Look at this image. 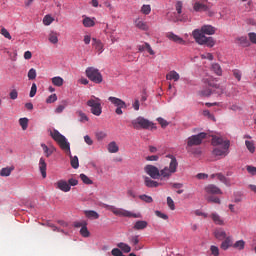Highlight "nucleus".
<instances>
[{"label": "nucleus", "instance_id": "obj_42", "mask_svg": "<svg viewBox=\"0 0 256 256\" xmlns=\"http://www.w3.org/2000/svg\"><path fill=\"white\" fill-rule=\"evenodd\" d=\"M206 200L208 203H216L218 205H221V200L219 199V197L206 196Z\"/></svg>", "mask_w": 256, "mask_h": 256}, {"label": "nucleus", "instance_id": "obj_6", "mask_svg": "<svg viewBox=\"0 0 256 256\" xmlns=\"http://www.w3.org/2000/svg\"><path fill=\"white\" fill-rule=\"evenodd\" d=\"M86 77L93 83H103V75L99 72V69L95 67H88L85 71Z\"/></svg>", "mask_w": 256, "mask_h": 256}, {"label": "nucleus", "instance_id": "obj_22", "mask_svg": "<svg viewBox=\"0 0 256 256\" xmlns=\"http://www.w3.org/2000/svg\"><path fill=\"white\" fill-rule=\"evenodd\" d=\"M224 239L225 240L221 244V249H223L224 251H227V249H229V247H233V238L226 237Z\"/></svg>", "mask_w": 256, "mask_h": 256}, {"label": "nucleus", "instance_id": "obj_32", "mask_svg": "<svg viewBox=\"0 0 256 256\" xmlns=\"http://www.w3.org/2000/svg\"><path fill=\"white\" fill-rule=\"evenodd\" d=\"M118 249H121L123 253H131V246L126 243L120 242L117 244Z\"/></svg>", "mask_w": 256, "mask_h": 256}, {"label": "nucleus", "instance_id": "obj_24", "mask_svg": "<svg viewBox=\"0 0 256 256\" xmlns=\"http://www.w3.org/2000/svg\"><path fill=\"white\" fill-rule=\"evenodd\" d=\"M147 225H148L147 221H145V220H138L135 223V225H134V229L136 231H141L143 229H147Z\"/></svg>", "mask_w": 256, "mask_h": 256}, {"label": "nucleus", "instance_id": "obj_20", "mask_svg": "<svg viewBox=\"0 0 256 256\" xmlns=\"http://www.w3.org/2000/svg\"><path fill=\"white\" fill-rule=\"evenodd\" d=\"M134 23L137 29H140L141 31H149V25H147V22L136 19Z\"/></svg>", "mask_w": 256, "mask_h": 256}, {"label": "nucleus", "instance_id": "obj_27", "mask_svg": "<svg viewBox=\"0 0 256 256\" xmlns=\"http://www.w3.org/2000/svg\"><path fill=\"white\" fill-rule=\"evenodd\" d=\"M48 40L53 45H57V43H59V34H57V32H53V31L50 32V34L48 36Z\"/></svg>", "mask_w": 256, "mask_h": 256}, {"label": "nucleus", "instance_id": "obj_17", "mask_svg": "<svg viewBox=\"0 0 256 256\" xmlns=\"http://www.w3.org/2000/svg\"><path fill=\"white\" fill-rule=\"evenodd\" d=\"M144 185L149 188H156L162 185L161 183L151 179L149 176L144 177Z\"/></svg>", "mask_w": 256, "mask_h": 256}, {"label": "nucleus", "instance_id": "obj_5", "mask_svg": "<svg viewBox=\"0 0 256 256\" xmlns=\"http://www.w3.org/2000/svg\"><path fill=\"white\" fill-rule=\"evenodd\" d=\"M88 107H90V112L92 115H95L96 117L101 116V113H103V107L101 106V98L91 96V99H89L86 103Z\"/></svg>", "mask_w": 256, "mask_h": 256}, {"label": "nucleus", "instance_id": "obj_46", "mask_svg": "<svg viewBox=\"0 0 256 256\" xmlns=\"http://www.w3.org/2000/svg\"><path fill=\"white\" fill-rule=\"evenodd\" d=\"M139 199H141V201H144V203H153V197L148 196L146 194L140 195Z\"/></svg>", "mask_w": 256, "mask_h": 256}, {"label": "nucleus", "instance_id": "obj_23", "mask_svg": "<svg viewBox=\"0 0 256 256\" xmlns=\"http://www.w3.org/2000/svg\"><path fill=\"white\" fill-rule=\"evenodd\" d=\"M235 43L241 45V47H249V40H247V37L245 36L236 38Z\"/></svg>", "mask_w": 256, "mask_h": 256}, {"label": "nucleus", "instance_id": "obj_10", "mask_svg": "<svg viewBox=\"0 0 256 256\" xmlns=\"http://www.w3.org/2000/svg\"><path fill=\"white\" fill-rule=\"evenodd\" d=\"M212 155L214 157H227L229 155V143L226 142L224 146H217L213 149Z\"/></svg>", "mask_w": 256, "mask_h": 256}, {"label": "nucleus", "instance_id": "obj_57", "mask_svg": "<svg viewBox=\"0 0 256 256\" xmlns=\"http://www.w3.org/2000/svg\"><path fill=\"white\" fill-rule=\"evenodd\" d=\"M176 11H177V15H181V13L183 11V2L178 1L176 3Z\"/></svg>", "mask_w": 256, "mask_h": 256}, {"label": "nucleus", "instance_id": "obj_18", "mask_svg": "<svg viewBox=\"0 0 256 256\" xmlns=\"http://www.w3.org/2000/svg\"><path fill=\"white\" fill-rule=\"evenodd\" d=\"M39 169L43 179H45L47 177V162H45V158L43 157L39 160Z\"/></svg>", "mask_w": 256, "mask_h": 256}, {"label": "nucleus", "instance_id": "obj_16", "mask_svg": "<svg viewBox=\"0 0 256 256\" xmlns=\"http://www.w3.org/2000/svg\"><path fill=\"white\" fill-rule=\"evenodd\" d=\"M92 46L99 54H101L104 51L103 42H101V40L97 38H92Z\"/></svg>", "mask_w": 256, "mask_h": 256}, {"label": "nucleus", "instance_id": "obj_1", "mask_svg": "<svg viewBox=\"0 0 256 256\" xmlns=\"http://www.w3.org/2000/svg\"><path fill=\"white\" fill-rule=\"evenodd\" d=\"M166 159H170L169 166L164 167L159 170L156 166L148 164L144 167V171L151 179H160V181H169L173 177L174 173H177V167H179V162L175 156L168 154Z\"/></svg>", "mask_w": 256, "mask_h": 256}, {"label": "nucleus", "instance_id": "obj_13", "mask_svg": "<svg viewBox=\"0 0 256 256\" xmlns=\"http://www.w3.org/2000/svg\"><path fill=\"white\" fill-rule=\"evenodd\" d=\"M167 39H169L170 41H173L174 43H178V45H186L187 42L181 38L180 36L176 35L173 32H168L166 34Z\"/></svg>", "mask_w": 256, "mask_h": 256}, {"label": "nucleus", "instance_id": "obj_55", "mask_svg": "<svg viewBox=\"0 0 256 256\" xmlns=\"http://www.w3.org/2000/svg\"><path fill=\"white\" fill-rule=\"evenodd\" d=\"M246 170L248 171V173L250 175H252V176L256 175V167L255 166L248 165V166H246Z\"/></svg>", "mask_w": 256, "mask_h": 256}, {"label": "nucleus", "instance_id": "obj_47", "mask_svg": "<svg viewBox=\"0 0 256 256\" xmlns=\"http://www.w3.org/2000/svg\"><path fill=\"white\" fill-rule=\"evenodd\" d=\"M80 235H81L82 237H90L91 232H89V229H87V225H85L84 227H82V228L80 229Z\"/></svg>", "mask_w": 256, "mask_h": 256}, {"label": "nucleus", "instance_id": "obj_58", "mask_svg": "<svg viewBox=\"0 0 256 256\" xmlns=\"http://www.w3.org/2000/svg\"><path fill=\"white\" fill-rule=\"evenodd\" d=\"M30 97L37 95V84L33 83L30 90Z\"/></svg>", "mask_w": 256, "mask_h": 256}, {"label": "nucleus", "instance_id": "obj_49", "mask_svg": "<svg viewBox=\"0 0 256 256\" xmlns=\"http://www.w3.org/2000/svg\"><path fill=\"white\" fill-rule=\"evenodd\" d=\"M37 78V70H35L34 68H31L28 71V79H30V81H33V79Z\"/></svg>", "mask_w": 256, "mask_h": 256}, {"label": "nucleus", "instance_id": "obj_45", "mask_svg": "<svg viewBox=\"0 0 256 256\" xmlns=\"http://www.w3.org/2000/svg\"><path fill=\"white\" fill-rule=\"evenodd\" d=\"M77 113L79 116V121H81V123L89 121V117H87V114H85L83 111H78Z\"/></svg>", "mask_w": 256, "mask_h": 256}, {"label": "nucleus", "instance_id": "obj_44", "mask_svg": "<svg viewBox=\"0 0 256 256\" xmlns=\"http://www.w3.org/2000/svg\"><path fill=\"white\" fill-rule=\"evenodd\" d=\"M65 107H67V101H62V104L58 105L55 109V113H63L65 111Z\"/></svg>", "mask_w": 256, "mask_h": 256}, {"label": "nucleus", "instance_id": "obj_39", "mask_svg": "<svg viewBox=\"0 0 256 256\" xmlns=\"http://www.w3.org/2000/svg\"><path fill=\"white\" fill-rule=\"evenodd\" d=\"M200 94L202 97H211V95H213V88H204L201 90Z\"/></svg>", "mask_w": 256, "mask_h": 256}, {"label": "nucleus", "instance_id": "obj_40", "mask_svg": "<svg viewBox=\"0 0 256 256\" xmlns=\"http://www.w3.org/2000/svg\"><path fill=\"white\" fill-rule=\"evenodd\" d=\"M173 189H177L176 193L178 195H181L183 193V183H173L172 184Z\"/></svg>", "mask_w": 256, "mask_h": 256}, {"label": "nucleus", "instance_id": "obj_3", "mask_svg": "<svg viewBox=\"0 0 256 256\" xmlns=\"http://www.w3.org/2000/svg\"><path fill=\"white\" fill-rule=\"evenodd\" d=\"M50 136L58 143L62 151L66 152V155L70 157L71 167H73V169H79V158L71 155V145L67 141V138L60 134L58 130L51 131Z\"/></svg>", "mask_w": 256, "mask_h": 256}, {"label": "nucleus", "instance_id": "obj_48", "mask_svg": "<svg viewBox=\"0 0 256 256\" xmlns=\"http://www.w3.org/2000/svg\"><path fill=\"white\" fill-rule=\"evenodd\" d=\"M80 179L85 185H93V180H90L85 174H80Z\"/></svg>", "mask_w": 256, "mask_h": 256}, {"label": "nucleus", "instance_id": "obj_29", "mask_svg": "<svg viewBox=\"0 0 256 256\" xmlns=\"http://www.w3.org/2000/svg\"><path fill=\"white\" fill-rule=\"evenodd\" d=\"M214 235H215L216 239H219L220 241H223V239L227 238V233L222 229L216 230L214 232Z\"/></svg>", "mask_w": 256, "mask_h": 256}, {"label": "nucleus", "instance_id": "obj_9", "mask_svg": "<svg viewBox=\"0 0 256 256\" xmlns=\"http://www.w3.org/2000/svg\"><path fill=\"white\" fill-rule=\"evenodd\" d=\"M207 138V133L201 132L197 135H192L188 138L187 145L188 147H194L197 145H201L203 143V139Z\"/></svg>", "mask_w": 256, "mask_h": 256}, {"label": "nucleus", "instance_id": "obj_50", "mask_svg": "<svg viewBox=\"0 0 256 256\" xmlns=\"http://www.w3.org/2000/svg\"><path fill=\"white\" fill-rule=\"evenodd\" d=\"M216 177L221 181V183H224V185H229V180H227V177H225V175L217 173Z\"/></svg>", "mask_w": 256, "mask_h": 256}, {"label": "nucleus", "instance_id": "obj_25", "mask_svg": "<svg viewBox=\"0 0 256 256\" xmlns=\"http://www.w3.org/2000/svg\"><path fill=\"white\" fill-rule=\"evenodd\" d=\"M84 215L87 219H99V213L95 210H85Z\"/></svg>", "mask_w": 256, "mask_h": 256}, {"label": "nucleus", "instance_id": "obj_28", "mask_svg": "<svg viewBox=\"0 0 256 256\" xmlns=\"http://www.w3.org/2000/svg\"><path fill=\"white\" fill-rule=\"evenodd\" d=\"M41 147L46 155V157H50L53 155V153L55 152V148L54 147H51L49 148L47 145L45 144H41Z\"/></svg>", "mask_w": 256, "mask_h": 256}, {"label": "nucleus", "instance_id": "obj_56", "mask_svg": "<svg viewBox=\"0 0 256 256\" xmlns=\"http://www.w3.org/2000/svg\"><path fill=\"white\" fill-rule=\"evenodd\" d=\"M9 97L10 99H12L13 101H15V99H17L19 97V92H17V90L13 89L11 90V92L9 93Z\"/></svg>", "mask_w": 256, "mask_h": 256}, {"label": "nucleus", "instance_id": "obj_63", "mask_svg": "<svg viewBox=\"0 0 256 256\" xmlns=\"http://www.w3.org/2000/svg\"><path fill=\"white\" fill-rule=\"evenodd\" d=\"M241 75V71L233 70V76L235 77V79H237V81H241Z\"/></svg>", "mask_w": 256, "mask_h": 256}, {"label": "nucleus", "instance_id": "obj_21", "mask_svg": "<svg viewBox=\"0 0 256 256\" xmlns=\"http://www.w3.org/2000/svg\"><path fill=\"white\" fill-rule=\"evenodd\" d=\"M166 79L168 81H179V79H181V76L179 75V73H177V71L172 70L166 75Z\"/></svg>", "mask_w": 256, "mask_h": 256}, {"label": "nucleus", "instance_id": "obj_38", "mask_svg": "<svg viewBox=\"0 0 256 256\" xmlns=\"http://www.w3.org/2000/svg\"><path fill=\"white\" fill-rule=\"evenodd\" d=\"M19 123H20V126L22 127L23 131H27V127H29V119L20 118Z\"/></svg>", "mask_w": 256, "mask_h": 256}, {"label": "nucleus", "instance_id": "obj_52", "mask_svg": "<svg viewBox=\"0 0 256 256\" xmlns=\"http://www.w3.org/2000/svg\"><path fill=\"white\" fill-rule=\"evenodd\" d=\"M107 137V132L105 131H98L96 132V138L98 141H103Z\"/></svg>", "mask_w": 256, "mask_h": 256}, {"label": "nucleus", "instance_id": "obj_33", "mask_svg": "<svg viewBox=\"0 0 256 256\" xmlns=\"http://www.w3.org/2000/svg\"><path fill=\"white\" fill-rule=\"evenodd\" d=\"M13 169H15V168H13V167L2 168L0 171V176L1 177H9V175H11Z\"/></svg>", "mask_w": 256, "mask_h": 256}, {"label": "nucleus", "instance_id": "obj_41", "mask_svg": "<svg viewBox=\"0 0 256 256\" xmlns=\"http://www.w3.org/2000/svg\"><path fill=\"white\" fill-rule=\"evenodd\" d=\"M212 71H214V73H216V75H223V70L221 69V66L217 63L212 65Z\"/></svg>", "mask_w": 256, "mask_h": 256}, {"label": "nucleus", "instance_id": "obj_64", "mask_svg": "<svg viewBox=\"0 0 256 256\" xmlns=\"http://www.w3.org/2000/svg\"><path fill=\"white\" fill-rule=\"evenodd\" d=\"M111 254L113 256H120L121 254H123V252L119 248H114L112 249Z\"/></svg>", "mask_w": 256, "mask_h": 256}, {"label": "nucleus", "instance_id": "obj_61", "mask_svg": "<svg viewBox=\"0 0 256 256\" xmlns=\"http://www.w3.org/2000/svg\"><path fill=\"white\" fill-rule=\"evenodd\" d=\"M210 251L213 256H219V247L211 246Z\"/></svg>", "mask_w": 256, "mask_h": 256}, {"label": "nucleus", "instance_id": "obj_53", "mask_svg": "<svg viewBox=\"0 0 256 256\" xmlns=\"http://www.w3.org/2000/svg\"><path fill=\"white\" fill-rule=\"evenodd\" d=\"M167 205L171 211H175V202L173 201V198L167 197Z\"/></svg>", "mask_w": 256, "mask_h": 256}, {"label": "nucleus", "instance_id": "obj_34", "mask_svg": "<svg viewBox=\"0 0 256 256\" xmlns=\"http://www.w3.org/2000/svg\"><path fill=\"white\" fill-rule=\"evenodd\" d=\"M108 151L109 153H117L119 151V146H117L115 141L108 144Z\"/></svg>", "mask_w": 256, "mask_h": 256}, {"label": "nucleus", "instance_id": "obj_30", "mask_svg": "<svg viewBox=\"0 0 256 256\" xmlns=\"http://www.w3.org/2000/svg\"><path fill=\"white\" fill-rule=\"evenodd\" d=\"M84 27H95V18L85 17L83 19Z\"/></svg>", "mask_w": 256, "mask_h": 256}, {"label": "nucleus", "instance_id": "obj_15", "mask_svg": "<svg viewBox=\"0 0 256 256\" xmlns=\"http://www.w3.org/2000/svg\"><path fill=\"white\" fill-rule=\"evenodd\" d=\"M168 21H172V23H179V21L181 22H185L187 21V17H185V14H183L182 16H177V13H172V14H168Z\"/></svg>", "mask_w": 256, "mask_h": 256}, {"label": "nucleus", "instance_id": "obj_14", "mask_svg": "<svg viewBox=\"0 0 256 256\" xmlns=\"http://www.w3.org/2000/svg\"><path fill=\"white\" fill-rule=\"evenodd\" d=\"M57 189H60V191H63L64 193H69L71 191V186L69 185V182L66 180H59L56 183Z\"/></svg>", "mask_w": 256, "mask_h": 256}, {"label": "nucleus", "instance_id": "obj_62", "mask_svg": "<svg viewBox=\"0 0 256 256\" xmlns=\"http://www.w3.org/2000/svg\"><path fill=\"white\" fill-rule=\"evenodd\" d=\"M248 37L251 43H254V45H256V34L254 32H251L248 34Z\"/></svg>", "mask_w": 256, "mask_h": 256}, {"label": "nucleus", "instance_id": "obj_19", "mask_svg": "<svg viewBox=\"0 0 256 256\" xmlns=\"http://www.w3.org/2000/svg\"><path fill=\"white\" fill-rule=\"evenodd\" d=\"M193 8H194V11L201 13L203 11H207L209 9V6H207V4L203 2H196Z\"/></svg>", "mask_w": 256, "mask_h": 256}, {"label": "nucleus", "instance_id": "obj_4", "mask_svg": "<svg viewBox=\"0 0 256 256\" xmlns=\"http://www.w3.org/2000/svg\"><path fill=\"white\" fill-rule=\"evenodd\" d=\"M103 207L104 209H107V211H111L117 217H133L134 219H139V217H141V214H135L129 210L117 208L113 205L104 204Z\"/></svg>", "mask_w": 256, "mask_h": 256}, {"label": "nucleus", "instance_id": "obj_37", "mask_svg": "<svg viewBox=\"0 0 256 256\" xmlns=\"http://www.w3.org/2000/svg\"><path fill=\"white\" fill-rule=\"evenodd\" d=\"M234 249H239V251H243L245 249V241L238 240L233 244Z\"/></svg>", "mask_w": 256, "mask_h": 256}, {"label": "nucleus", "instance_id": "obj_7", "mask_svg": "<svg viewBox=\"0 0 256 256\" xmlns=\"http://www.w3.org/2000/svg\"><path fill=\"white\" fill-rule=\"evenodd\" d=\"M131 125L133 127V129H151V127H153V122L139 116L136 119L131 121Z\"/></svg>", "mask_w": 256, "mask_h": 256}, {"label": "nucleus", "instance_id": "obj_35", "mask_svg": "<svg viewBox=\"0 0 256 256\" xmlns=\"http://www.w3.org/2000/svg\"><path fill=\"white\" fill-rule=\"evenodd\" d=\"M208 86L212 87L213 93H217V95H223V92H224L223 87H219L217 85H213L212 83H209Z\"/></svg>", "mask_w": 256, "mask_h": 256}, {"label": "nucleus", "instance_id": "obj_8", "mask_svg": "<svg viewBox=\"0 0 256 256\" xmlns=\"http://www.w3.org/2000/svg\"><path fill=\"white\" fill-rule=\"evenodd\" d=\"M108 101L111 103V105L116 107V115H123V109H127V103H125V101L121 100L120 98L110 96L108 97Z\"/></svg>", "mask_w": 256, "mask_h": 256}, {"label": "nucleus", "instance_id": "obj_12", "mask_svg": "<svg viewBox=\"0 0 256 256\" xmlns=\"http://www.w3.org/2000/svg\"><path fill=\"white\" fill-rule=\"evenodd\" d=\"M211 143L213 147H225L226 143H228L229 146L231 145V142L229 140H224L222 137L219 136H212Z\"/></svg>", "mask_w": 256, "mask_h": 256}, {"label": "nucleus", "instance_id": "obj_31", "mask_svg": "<svg viewBox=\"0 0 256 256\" xmlns=\"http://www.w3.org/2000/svg\"><path fill=\"white\" fill-rule=\"evenodd\" d=\"M211 219L216 225H224L223 219H221V216L217 213H212Z\"/></svg>", "mask_w": 256, "mask_h": 256}, {"label": "nucleus", "instance_id": "obj_26", "mask_svg": "<svg viewBox=\"0 0 256 256\" xmlns=\"http://www.w3.org/2000/svg\"><path fill=\"white\" fill-rule=\"evenodd\" d=\"M52 85L55 87H63V83H65V80L61 76H55L51 79Z\"/></svg>", "mask_w": 256, "mask_h": 256}, {"label": "nucleus", "instance_id": "obj_54", "mask_svg": "<svg viewBox=\"0 0 256 256\" xmlns=\"http://www.w3.org/2000/svg\"><path fill=\"white\" fill-rule=\"evenodd\" d=\"M155 215H156V217H159L160 219H164V221H167V219H169V216H167V214H163L159 210L155 211Z\"/></svg>", "mask_w": 256, "mask_h": 256}, {"label": "nucleus", "instance_id": "obj_11", "mask_svg": "<svg viewBox=\"0 0 256 256\" xmlns=\"http://www.w3.org/2000/svg\"><path fill=\"white\" fill-rule=\"evenodd\" d=\"M204 191L208 195H223V192L219 187H217L215 184H208L205 188Z\"/></svg>", "mask_w": 256, "mask_h": 256}, {"label": "nucleus", "instance_id": "obj_43", "mask_svg": "<svg viewBox=\"0 0 256 256\" xmlns=\"http://www.w3.org/2000/svg\"><path fill=\"white\" fill-rule=\"evenodd\" d=\"M53 21H55V18H52V16L49 14L44 16V18H43V24L46 26L51 25V23H53Z\"/></svg>", "mask_w": 256, "mask_h": 256}, {"label": "nucleus", "instance_id": "obj_36", "mask_svg": "<svg viewBox=\"0 0 256 256\" xmlns=\"http://www.w3.org/2000/svg\"><path fill=\"white\" fill-rule=\"evenodd\" d=\"M245 145L250 153H255V142L254 141L246 140Z\"/></svg>", "mask_w": 256, "mask_h": 256}, {"label": "nucleus", "instance_id": "obj_59", "mask_svg": "<svg viewBox=\"0 0 256 256\" xmlns=\"http://www.w3.org/2000/svg\"><path fill=\"white\" fill-rule=\"evenodd\" d=\"M57 101V94H51L47 99L46 103H55Z\"/></svg>", "mask_w": 256, "mask_h": 256}, {"label": "nucleus", "instance_id": "obj_51", "mask_svg": "<svg viewBox=\"0 0 256 256\" xmlns=\"http://www.w3.org/2000/svg\"><path fill=\"white\" fill-rule=\"evenodd\" d=\"M141 13H143V15H149V13H151V5L144 4L141 7Z\"/></svg>", "mask_w": 256, "mask_h": 256}, {"label": "nucleus", "instance_id": "obj_60", "mask_svg": "<svg viewBox=\"0 0 256 256\" xmlns=\"http://www.w3.org/2000/svg\"><path fill=\"white\" fill-rule=\"evenodd\" d=\"M0 33L6 39H11V34L9 33V31L6 28H2Z\"/></svg>", "mask_w": 256, "mask_h": 256}, {"label": "nucleus", "instance_id": "obj_2", "mask_svg": "<svg viewBox=\"0 0 256 256\" xmlns=\"http://www.w3.org/2000/svg\"><path fill=\"white\" fill-rule=\"evenodd\" d=\"M217 29L211 25H203L201 29L193 31L192 35L198 43V45H206L207 47H215V40L213 37H207L205 35H215Z\"/></svg>", "mask_w": 256, "mask_h": 256}]
</instances>
